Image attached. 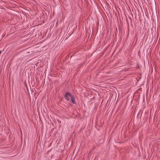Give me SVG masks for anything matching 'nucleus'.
Returning <instances> with one entry per match:
<instances>
[{
	"instance_id": "obj_1",
	"label": "nucleus",
	"mask_w": 160,
	"mask_h": 160,
	"mask_svg": "<svg viewBox=\"0 0 160 160\" xmlns=\"http://www.w3.org/2000/svg\"><path fill=\"white\" fill-rule=\"evenodd\" d=\"M72 96V95L70 94L69 92H67L65 93L64 97L68 101H69L70 100V98H71V97Z\"/></svg>"
},
{
	"instance_id": "obj_2",
	"label": "nucleus",
	"mask_w": 160,
	"mask_h": 160,
	"mask_svg": "<svg viewBox=\"0 0 160 160\" xmlns=\"http://www.w3.org/2000/svg\"><path fill=\"white\" fill-rule=\"evenodd\" d=\"M71 101L72 102V103L74 104H76V102H75V99L73 97V96H72V97H71Z\"/></svg>"
}]
</instances>
